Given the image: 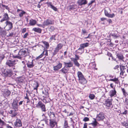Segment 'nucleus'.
<instances>
[{
  "instance_id": "51",
  "label": "nucleus",
  "mask_w": 128,
  "mask_h": 128,
  "mask_svg": "<svg viewBox=\"0 0 128 128\" xmlns=\"http://www.w3.org/2000/svg\"><path fill=\"white\" fill-rule=\"evenodd\" d=\"M46 4H48V6H50V8L52 7V2H46Z\"/></svg>"
},
{
  "instance_id": "64",
  "label": "nucleus",
  "mask_w": 128,
  "mask_h": 128,
  "mask_svg": "<svg viewBox=\"0 0 128 128\" xmlns=\"http://www.w3.org/2000/svg\"><path fill=\"white\" fill-rule=\"evenodd\" d=\"M88 125V124L87 123H85L84 124V126L83 128H87Z\"/></svg>"
},
{
  "instance_id": "18",
  "label": "nucleus",
  "mask_w": 128,
  "mask_h": 128,
  "mask_svg": "<svg viewBox=\"0 0 128 128\" xmlns=\"http://www.w3.org/2000/svg\"><path fill=\"white\" fill-rule=\"evenodd\" d=\"M12 72L10 70H6L4 73V74L6 77H10L12 75Z\"/></svg>"
},
{
  "instance_id": "42",
  "label": "nucleus",
  "mask_w": 128,
  "mask_h": 128,
  "mask_svg": "<svg viewBox=\"0 0 128 128\" xmlns=\"http://www.w3.org/2000/svg\"><path fill=\"white\" fill-rule=\"evenodd\" d=\"M88 96L89 98L91 100L94 99L95 97L94 94H90Z\"/></svg>"
},
{
  "instance_id": "19",
  "label": "nucleus",
  "mask_w": 128,
  "mask_h": 128,
  "mask_svg": "<svg viewBox=\"0 0 128 128\" xmlns=\"http://www.w3.org/2000/svg\"><path fill=\"white\" fill-rule=\"evenodd\" d=\"M104 14L108 18H113L115 16V15L114 13L112 14H109L107 10H104Z\"/></svg>"
},
{
  "instance_id": "20",
  "label": "nucleus",
  "mask_w": 128,
  "mask_h": 128,
  "mask_svg": "<svg viewBox=\"0 0 128 128\" xmlns=\"http://www.w3.org/2000/svg\"><path fill=\"white\" fill-rule=\"evenodd\" d=\"M64 66L67 68H70L72 66L73 64L72 62H64Z\"/></svg>"
},
{
  "instance_id": "38",
  "label": "nucleus",
  "mask_w": 128,
  "mask_h": 128,
  "mask_svg": "<svg viewBox=\"0 0 128 128\" xmlns=\"http://www.w3.org/2000/svg\"><path fill=\"white\" fill-rule=\"evenodd\" d=\"M76 6L75 4H74L72 5H70V6L69 10H74L76 8Z\"/></svg>"
},
{
  "instance_id": "26",
  "label": "nucleus",
  "mask_w": 128,
  "mask_h": 128,
  "mask_svg": "<svg viewBox=\"0 0 128 128\" xmlns=\"http://www.w3.org/2000/svg\"><path fill=\"white\" fill-rule=\"evenodd\" d=\"M17 12H19L20 11L21 12H19V16L20 17L22 18L23 16L24 15L26 14V12L24 11L18 9L17 10Z\"/></svg>"
},
{
  "instance_id": "49",
  "label": "nucleus",
  "mask_w": 128,
  "mask_h": 128,
  "mask_svg": "<svg viewBox=\"0 0 128 128\" xmlns=\"http://www.w3.org/2000/svg\"><path fill=\"white\" fill-rule=\"evenodd\" d=\"M2 7H4L6 9L8 10L9 11L10 8L8 7V6H6L5 5L2 4Z\"/></svg>"
},
{
  "instance_id": "14",
  "label": "nucleus",
  "mask_w": 128,
  "mask_h": 128,
  "mask_svg": "<svg viewBox=\"0 0 128 128\" xmlns=\"http://www.w3.org/2000/svg\"><path fill=\"white\" fill-rule=\"evenodd\" d=\"M10 19L8 16V14L7 13H5L3 16V18L0 20V22H2L5 20H8Z\"/></svg>"
},
{
  "instance_id": "48",
  "label": "nucleus",
  "mask_w": 128,
  "mask_h": 128,
  "mask_svg": "<svg viewBox=\"0 0 128 128\" xmlns=\"http://www.w3.org/2000/svg\"><path fill=\"white\" fill-rule=\"evenodd\" d=\"M111 35L113 37H114L116 38H117L118 37V36H117V34L115 33L111 34Z\"/></svg>"
},
{
  "instance_id": "32",
  "label": "nucleus",
  "mask_w": 128,
  "mask_h": 128,
  "mask_svg": "<svg viewBox=\"0 0 128 128\" xmlns=\"http://www.w3.org/2000/svg\"><path fill=\"white\" fill-rule=\"evenodd\" d=\"M36 23V21L35 20L32 19L30 20L29 24L30 26L34 25Z\"/></svg>"
},
{
  "instance_id": "28",
  "label": "nucleus",
  "mask_w": 128,
  "mask_h": 128,
  "mask_svg": "<svg viewBox=\"0 0 128 128\" xmlns=\"http://www.w3.org/2000/svg\"><path fill=\"white\" fill-rule=\"evenodd\" d=\"M32 30L36 32L41 33L42 32V30L38 28H32Z\"/></svg>"
},
{
  "instance_id": "23",
  "label": "nucleus",
  "mask_w": 128,
  "mask_h": 128,
  "mask_svg": "<svg viewBox=\"0 0 128 128\" xmlns=\"http://www.w3.org/2000/svg\"><path fill=\"white\" fill-rule=\"evenodd\" d=\"M117 58H118L119 60L123 61L124 57L123 55L121 53H117L116 54Z\"/></svg>"
},
{
  "instance_id": "44",
  "label": "nucleus",
  "mask_w": 128,
  "mask_h": 128,
  "mask_svg": "<svg viewBox=\"0 0 128 128\" xmlns=\"http://www.w3.org/2000/svg\"><path fill=\"white\" fill-rule=\"evenodd\" d=\"M95 0H91L90 2L88 3V6H91L93 4L95 3Z\"/></svg>"
},
{
  "instance_id": "30",
  "label": "nucleus",
  "mask_w": 128,
  "mask_h": 128,
  "mask_svg": "<svg viewBox=\"0 0 128 128\" xmlns=\"http://www.w3.org/2000/svg\"><path fill=\"white\" fill-rule=\"evenodd\" d=\"M42 93L44 94L45 96H44V97H48L49 96V94L48 93V90L47 89L44 90L42 91Z\"/></svg>"
},
{
  "instance_id": "39",
  "label": "nucleus",
  "mask_w": 128,
  "mask_h": 128,
  "mask_svg": "<svg viewBox=\"0 0 128 128\" xmlns=\"http://www.w3.org/2000/svg\"><path fill=\"white\" fill-rule=\"evenodd\" d=\"M56 35H54L52 36L50 38V42H51L53 40H56Z\"/></svg>"
},
{
  "instance_id": "56",
  "label": "nucleus",
  "mask_w": 128,
  "mask_h": 128,
  "mask_svg": "<svg viewBox=\"0 0 128 128\" xmlns=\"http://www.w3.org/2000/svg\"><path fill=\"white\" fill-rule=\"evenodd\" d=\"M29 34L27 32L23 36V38H27V37L28 36Z\"/></svg>"
},
{
  "instance_id": "57",
  "label": "nucleus",
  "mask_w": 128,
  "mask_h": 128,
  "mask_svg": "<svg viewBox=\"0 0 128 128\" xmlns=\"http://www.w3.org/2000/svg\"><path fill=\"white\" fill-rule=\"evenodd\" d=\"M52 7H51V8L53 9L54 10L56 11H57L58 9L57 8H56V7H54V6H52Z\"/></svg>"
},
{
  "instance_id": "52",
  "label": "nucleus",
  "mask_w": 128,
  "mask_h": 128,
  "mask_svg": "<svg viewBox=\"0 0 128 128\" xmlns=\"http://www.w3.org/2000/svg\"><path fill=\"white\" fill-rule=\"evenodd\" d=\"M74 64L75 66H77L78 68H79L80 66V64L79 63L78 61L76 62Z\"/></svg>"
},
{
  "instance_id": "24",
  "label": "nucleus",
  "mask_w": 128,
  "mask_h": 128,
  "mask_svg": "<svg viewBox=\"0 0 128 128\" xmlns=\"http://www.w3.org/2000/svg\"><path fill=\"white\" fill-rule=\"evenodd\" d=\"M120 75L123 76L125 72L124 70L126 69L125 67L124 66L121 65L120 66Z\"/></svg>"
},
{
  "instance_id": "62",
  "label": "nucleus",
  "mask_w": 128,
  "mask_h": 128,
  "mask_svg": "<svg viewBox=\"0 0 128 128\" xmlns=\"http://www.w3.org/2000/svg\"><path fill=\"white\" fill-rule=\"evenodd\" d=\"M26 31V28H23L22 30V33H24Z\"/></svg>"
},
{
  "instance_id": "63",
  "label": "nucleus",
  "mask_w": 128,
  "mask_h": 128,
  "mask_svg": "<svg viewBox=\"0 0 128 128\" xmlns=\"http://www.w3.org/2000/svg\"><path fill=\"white\" fill-rule=\"evenodd\" d=\"M50 31H53L55 29V28L54 26H51L50 27Z\"/></svg>"
},
{
  "instance_id": "12",
  "label": "nucleus",
  "mask_w": 128,
  "mask_h": 128,
  "mask_svg": "<svg viewBox=\"0 0 128 128\" xmlns=\"http://www.w3.org/2000/svg\"><path fill=\"white\" fill-rule=\"evenodd\" d=\"M42 120L44 121L45 122V123L47 124L48 125V116H46V113L43 114L42 115Z\"/></svg>"
},
{
  "instance_id": "21",
  "label": "nucleus",
  "mask_w": 128,
  "mask_h": 128,
  "mask_svg": "<svg viewBox=\"0 0 128 128\" xmlns=\"http://www.w3.org/2000/svg\"><path fill=\"white\" fill-rule=\"evenodd\" d=\"M33 87L34 88V90H35L36 94L37 93V89L38 87L39 86V84L37 82H35L33 84Z\"/></svg>"
},
{
  "instance_id": "37",
  "label": "nucleus",
  "mask_w": 128,
  "mask_h": 128,
  "mask_svg": "<svg viewBox=\"0 0 128 128\" xmlns=\"http://www.w3.org/2000/svg\"><path fill=\"white\" fill-rule=\"evenodd\" d=\"M121 124L123 126H124L126 128H128V123L127 121H124L122 122H121Z\"/></svg>"
},
{
  "instance_id": "15",
  "label": "nucleus",
  "mask_w": 128,
  "mask_h": 128,
  "mask_svg": "<svg viewBox=\"0 0 128 128\" xmlns=\"http://www.w3.org/2000/svg\"><path fill=\"white\" fill-rule=\"evenodd\" d=\"M49 121L50 126L52 128H53L57 124V123L54 120H49Z\"/></svg>"
},
{
  "instance_id": "25",
  "label": "nucleus",
  "mask_w": 128,
  "mask_h": 128,
  "mask_svg": "<svg viewBox=\"0 0 128 128\" xmlns=\"http://www.w3.org/2000/svg\"><path fill=\"white\" fill-rule=\"evenodd\" d=\"M48 115L50 118V120H54L56 118L55 114L53 112H51L49 113H48Z\"/></svg>"
},
{
  "instance_id": "40",
  "label": "nucleus",
  "mask_w": 128,
  "mask_h": 128,
  "mask_svg": "<svg viewBox=\"0 0 128 128\" xmlns=\"http://www.w3.org/2000/svg\"><path fill=\"white\" fill-rule=\"evenodd\" d=\"M10 94V92L8 90H7L4 93L5 96H9Z\"/></svg>"
},
{
  "instance_id": "6",
  "label": "nucleus",
  "mask_w": 128,
  "mask_h": 128,
  "mask_svg": "<svg viewBox=\"0 0 128 128\" xmlns=\"http://www.w3.org/2000/svg\"><path fill=\"white\" fill-rule=\"evenodd\" d=\"M105 118L104 114L102 112H100L96 117V119L98 121L102 120Z\"/></svg>"
},
{
  "instance_id": "5",
  "label": "nucleus",
  "mask_w": 128,
  "mask_h": 128,
  "mask_svg": "<svg viewBox=\"0 0 128 128\" xmlns=\"http://www.w3.org/2000/svg\"><path fill=\"white\" fill-rule=\"evenodd\" d=\"M16 64V60H7L6 64L9 67H12L14 66Z\"/></svg>"
},
{
  "instance_id": "8",
  "label": "nucleus",
  "mask_w": 128,
  "mask_h": 128,
  "mask_svg": "<svg viewBox=\"0 0 128 128\" xmlns=\"http://www.w3.org/2000/svg\"><path fill=\"white\" fill-rule=\"evenodd\" d=\"M14 126L16 127H19L22 126V123L20 119L17 118L14 123Z\"/></svg>"
},
{
  "instance_id": "36",
  "label": "nucleus",
  "mask_w": 128,
  "mask_h": 128,
  "mask_svg": "<svg viewBox=\"0 0 128 128\" xmlns=\"http://www.w3.org/2000/svg\"><path fill=\"white\" fill-rule=\"evenodd\" d=\"M63 46V45L62 44L59 43L57 45L56 47L55 48L60 50L62 48Z\"/></svg>"
},
{
  "instance_id": "11",
  "label": "nucleus",
  "mask_w": 128,
  "mask_h": 128,
  "mask_svg": "<svg viewBox=\"0 0 128 128\" xmlns=\"http://www.w3.org/2000/svg\"><path fill=\"white\" fill-rule=\"evenodd\" d=\"M6 26L8 28V30H9L12 29L13 28L12 23L8 20H7L5 22Z\"/></svg>"
},
{
  "instance_id": "16",
  "label": "nucleus",
  "mask_w": 128,
  "mask_h": 128,
  "mask_svg": "<svg viewBox=\"0 0 128 128\" xmlns=\"http://www.w3.org/2000/svg\"><path fill=\"white\" fill-rule=\"evenodd\" d=\"M62 64L59 62L58 64L57 65L53 67V70L54 71L58 70L62 67Z\"/></svg>"
},
{
  "instance_id": "34",
  "label": "nucleus",
  "mask_w": 128,
  "mask_h": 128,
  "mask_svg": "<svg viewBox=\"0 0 128 128\" xmlns=\"http://www.w3.org/2000/svg\"><path fill=\"white\" fill-rule=\"evenodd\" d=\"M59 50L55 48L53 51L52 52V56H54L58 52H59Z\"/></svg>"
},
{
  "instance_id": "55",
  "label": "nucleus",
  "mask_w": 128,
  "mask_h": 128,
  "mask_svg": "<svg viewBox=\"0 0 128 128\" xmlns=\"http://www.w3.org/2000/svg\"><path fill=\"white\" fill-rule=\"evenodd\" d=\"M70 59L72 61L74 62V63L77 61V60L75 58H70Z\"/></svg>"
},
{
  "instance_id": "2",
  "label": "nucleus",
  "mask_w": 128,
  "mask_h": 128,
  "mask_svg": "<svg viewBox=\"0 0 128 128\" xmlns=\"http://www.w3.org/2000/svg\"><path fill=\"white\" fill-rule=\"evenodd\" d=\"M77 74L79 82L80 83L84 84L87 83V81L86 80L80 72H78Z\"/></svg>"
},
{
  "instance_id": "29",
  "label": "nucleus",
  "mask_w": 128,
  "mask_h": 128,
  "mask_svg": "<svg viewBox=\"0 0 128 128\" xmlns=\"http://www.w3.org/2000/svg\"><path fill=\"white\" fill-rule=\"evenodd\" d=\"M94 120L92 121V122L90 124H91L94 127H95L98 124V123L96 121V119L95 118H93Z\"/></svg>"
},
{
  "instance_id": "35",
  "label": "nucleus",
  "mask_w": 128,
  "mask_h": 128,
  "mask_svg": "<svg viewBox=\"0 0 128 128\" xmlns=\"http://www.w3.org/2000/svg\"><path fill=\"white\" fill-rule=\"evenodd\" d=\"M42 42L45 45V47L46 49L48 48L49 46V44L47 42L43 41Z\"/></svg>"
},
{
  "instance_id": "22",
  "label": "nucleus",
  "mask_w": 128,
  "mask_h": 128,
  "mask_svg": "<svg viewBox=\"0 0 128 128\" xmlns=\"http://www.w3.org/2000/svg\"><path fill=\"white\" fill-rule=\"evenodd\" d=\"M116 92L114 88V89L111 90L109 92V94L111 97L116 95Z\"/></svg>"
},
{
  "instance_id": "45",
  "label": "nucleus",
  "mask_w": 128,
  "mask_h": 128,
  "mask_svg": "<svg viewBox=\"0 0 128 128\" xmlns=\"http://www.w3.org/2000/svg\"><path fill=\"white\" fill-rule=\"evenodd\" d=\"M4 57L5 56L4 54H0V63Z\"/></svg>"
},
{
  "instance_id": "46",
  "label": "nucleus",
  "mask_w": 128,
  "mask_h": 128,
  "mask_svg": "<svg viewBox=\"0 0 128 128\" xmlns=\"http://www.w3.org/2000/svg\"><path fill=\"white\" fill-rule=\"evenodd\" d=\"M84 48H85L83 45V44H81L80 45V47L78 48V50H81L82 49H84Z\"/></svg>"
},
{
  "instance_id": "60",
  "label": "nucleus",
  "mask_w": 128,
  "mask_h": 128,
  "mask_svg": "<svg viewBox=\"0 0 128 128\" xmlns=\"http://www.w3.org/2000/svg\"><path fill=\"white\" fill-rule=\"evenodd\" d=\"M75 58H76L77 60H79L80 58V57L79 56L76 54H75Z\"/></svg>"
},
{
  "instance_id": "54",
  "label": "nucleus",
  "mask_w": 128,
  "mask_h": 128,
  "mask_svg": "<svg viewBox=\"0 0 128 128\" xmlns=\"http://www.w3.org/2000/svg\"><path fill=\"white\" fill-rule=\"evenodd\" d=\"M87 32L84 29H83L82 30V33L84 34H85L87 33Z\"/></svg>"
},
{
  "instance_id": "3",
  "label": "nucleus",
  "mask_w": 128,
  "mask_h": 128,
  "mask_svg": "<svg viewBox=\"0 0 128 128\" xmlns=\"http://www.w3.org/2000/svg\"><path fill=\"white\" fill-rule=\"evenodd\" d=\"M36 106L38 108H40L42 112H46V111L45 105L41 101L38 102Z\"/></svg>"
},
{
  "instance_id": "61",
  "label": "nucleus",
  "mask_w": 128,
  "mask_h": 128,
  "mask_svg": "<svg viewBox=\"0 0 128 128\" xmlns=\"http://www.w3.org/2000/svg\"><path fill=\"white\" fill-rule=\"evenodd\" d=\"M125 102L126 104L128 105V97L126 98Z\"/></svg>"
},
{
  "instance_id": "59",
  "label": "nucleus",
  "mask_w": 128,
  "mask_h": 128,
  "mask_svg": "<svg viewBox=\"0 0 128 128\" xmlns=\"http://www.w3.org/2000/svg\"><path fill=\"white\" fill-rule=\"evenodd\" d=\"M84 47L88 46L89 45V44L88 42H86L85 43L83 44Z\"/></svg>"
},
{
  "instance_id": "7",
  "label": "nucleus",
  "mask_w": 128,
  "mask_h": 128,
  "mask_svg": "<svg viewBox=\"0 0 128 128\" xmlns=\"http://www.w3.org/2000/svg\"><path fill=\"white\" fill-rule=\"evenodd\" d=\"M54 23V20L50 19H48L44 20V25L45 26H47L49 24H53Z\"/></svg>"
},
{
  "instance_id": "10",
  "label": "nucleus",
  "mask_w": 128,
  "mask_h": 128,
  "mask_svg": "<svg viewBox=\"0 0 128 128\" xmlns=\"http://www.w3.org/2000/svg\"><path fill=\"white\" fill-rule=\"evenodd\" d=\"M18 110H10L9 112L8 113L11 115L10 116L12 118H14L17 115L18 113L17 111Z\"/></svg>"
},
{
  "instance_id": "43",
  "label": "nucleus",
  "mask_w": 128,
  "mask_h": 128,
  "mask_svg": "<svg viewBox=\"0 0 128 128\" xmlns=\"http://www.w3.org/2000/svg\"><path fill=\"white\" fill-rule=\"evenodd\" d=\"M42 52H44L43 56L45 55L46 56H48V50L47 49H46L45 48H44V49Z\"/></svg>"
},
{
  "instance_id": "1",
  "label": "nucleus",
  "mask_w": 128,
  "mask_h": 128,
  "mask_svg": "<svg viewBox=\"0 0 128 128\" xmlns=\"http://www.w3.org/2000/svg\"><path fill=\"white\" fill-rule=\"evenodd\" d=\"M28 55L29 53L27 50L25 48H23L20 50L18 54H13L12 56L14 58L22 59V58Z\"/></svg>"
},
{
  "instance_id": "41",
  "label": "nucleus",
  "mask_w": 128,
  "mask_h": 128,
  "mask_svg": "<svg viewBox=\"0 0 128 128\" xmlns=\"http://www.w3.org/2000/svg\"><path fill=\"white\" fill-rule=\"evenodd\" d=\"M64 128H66L68 127V124L67 120H64Z\"/></svg>"
},
{
  "instance_id": "17",
  "label": "nucleus",
  "mask_w": 128,
  "mask_h": 128,
  "mask_svg": "<svg viewBox=\"0 0 128 128\" xmlns=\"http://www.w3.org/2000/svg\"><path fill=\"white\" fill-rule=\"evenodd\" d=\"M77 2L79 5L82 6L87 4L88 2L87 0H78Z\"/></svg>"
},
{
  "instance_id": "50",
  "label": "nucleus",
  "mask_w": 128,
  "mask_h": 128,
  "mask_svg": "<svg viewBox=\"0 0 128 128\" xmlns=\"http://www.w3.org/2000/svg\"><path fill=\"white\" fill-rule=\"evenodd\" d=\"M5 124V122L2 121L0 118V125L2 126L4 125Z\"/></svg>"
},
{
  "instance_id": "33",
  "label": "nucleus",
  "mask_w": 128,
  "mask_h": 128,
  "mask_svg": "<svg viewBox=\"0 0 128 128\" xmlns=\"http://www.w3.org/2000/svg\"><path fill=\"white\" fill-rule=\"evenodd\" d=\"M121 89L124 97H126L128 95V93L126 92V90L124 88H121Z\"/></svg>"
},
{
  "instance_id": "58",
  "label": "nucleus",
  "mask_w": 128,
  "mask_h": 128,
  "mask_svg": "<svg viewBox=\"0 0 128 128\" xmlns=\"http://www.w3.org/2000/svg\"><path fill=\"white\" fill-rule=\"evenodd\" d=\"M117 78H114V79H110V80H109V81H112L114 82H115V81H116L117 80Z\"/></svg>"
},
{
  "instance_id": "31",
  "label": "nucleus",
  "mask_w": 128,
  "mask_h": 128,
  "mask_svg": "<svg viewBox=\"0 0 128 128\" xmlns=\"http://www.w3.org/2000/svg\"><path fill=\"white\" fill-rule=\"evenodd\" d=\"M68 69L64 66L60 70V71L61 72L63 73L66 74L68 72Z\"/></svg>"
},
{
  "instance_id": "13",
  "label": "nucleus",
  "mask_w": 128,
  "mask_h": 128,
  "mask_svg": "<svg viewBox=\"0 0 128 128\" xmlns=\"http://www.w3.org/2000/svg\"><path fill=\"white\" fill-rule=\"evenodd\" d=\"M112 100L108 98L105 101L104 104L108 107H110L112 105Z\"/></svg>"
},
{
  "instance_id": "27",
  "label": "nucleus",
  "mask_w": 128,
  "mask_h": 128,
  "mask_svg": "<svg viewBox=\"0 0 128 128\" xmlns=\"http://www.w3.org/2000/svg\"><path fill=\"white\" fill-rule=\"evenodd\" d=\"M24 79V78L22 76H20L17 78L16 80V81H17L19 83H20L23 82Z\"/></svg>"
},
{
  "instance_id": "53",
  "label": "nucleus",
  "mask_w": 128,
  "mask_h": 128,
  "mask_svg": "<svg viewBox=\"0 0 128 128\" xmlns=\"http://www.w3.org/2000/svg\"><path fill=\"white\" fill-rule=\"evenodd\" d=\"M89 120V118L87 117H85L84 118L83 120V121L86 122Z\"/></svg>"
},
{
  "instance_id": "47",
  "label": "nucleus",
  "mask_w": 128,
  "mask_h": 128,
  "mask_svg": "<svg viewBox=\"0 0 128 128\" xmlns=\"http://www.w3.org/2000/svg\"><path fill=\"white\" fill-rule=\"evenodd\" d=\"M43 52H42L41 54L38 56L36 58V60H38L42 58L43 56Z\"/></svg>"
},
{
  "instance_id": "4",
  "label": "nucleus",
  "mask_w": 128,
  "mask_h": 128,
  "mask_svg": "<svg viewBox=\"0 0 128 128\" xmlns=\"http://www.w3.org/2000/svg\"><path fill=\"white\" fill-rule=\"evenodd\" d=\"M18 101L17 100H13V102L12 104V108L14 110H18Z\"/></svg>"
},
{
  "instance_id": "9",
  "label": "nucleus",
  "mask_w": 128,
  "mask_h": 128,
  "mask_svg": "<svg viewBox=\"0 0 128 128\" xmlns=\"http://www.w3.org/2000/svg\"><path fill=\"white\" fill-rule=\"evenodd\" d=\"M33 61L34 60L33 59L31 61H26V64L28 68H32L34 66V64Z\"/></svg>"
}]
</instances>
